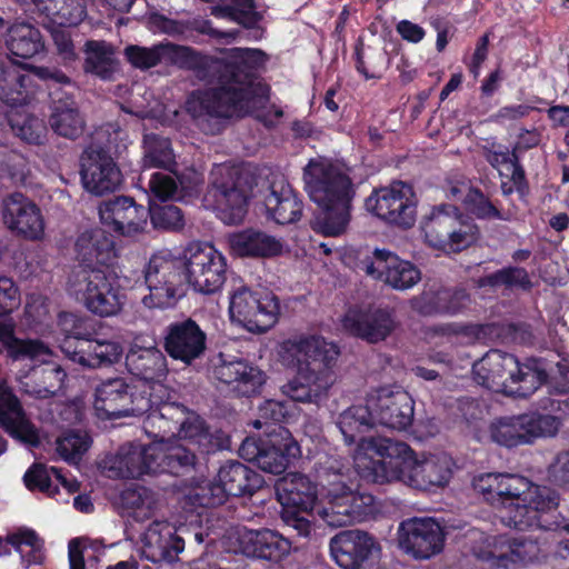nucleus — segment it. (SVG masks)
<instances>
[{
    "label": "nucleus",
    "mask_w": 569,
    "mask_h": 569,
    "mask_svg": "<svg viewBox=\"0 0 569 569\" xmlns=\"http://www.w3.org/2000/svg\"><path fill=\"white\" fill-rule=\"evenodd\" d=\"M124 56L140 70L177 63L198 81L211 86L192 91L186 101L188 114L204 134L221 133L231 118L263 108L269 100V88L257 80V69L266 61L259 49L234 48L223 59L190 47L160 42L152 47L127 46Z\"/></svg>",
    "instance_id": "obj_1"
},
{
    "label": "nucleus",
    "mask_w": 569,
    "mask_h": 569,
    "mask_svg": "<svg viewBox=\"0 0 569 569\" xmlns=\"http://www.w3.org/2000/svg\"><path fill=\"white\" fill-rule=\"evenodd\" d=\"M472 485L486 501L501 509L502 522L510 528L555 530L560 527L555 516L559 496L549 487L512 473H483Z\"/></svg>",
    "instance_id": "obj_2"
},
{
    "label": "nucleus",
    "mask_w": 569,
    "mask_h": 569,
    "mask_svg": "<svg viewBox=\"0 0 569 569\" xmlns=\"http://www.w3.org/2000/svg\"><path fill=\"white\" fill-rule=\"evenodd\" d=\"M305 189L318 206L312 228L325 236L341 234L350 220L355 188L349 176L325 158L310 159L303 169Z\"/></svg>",
    "instance_id": "obj_3"
},
{
    "label": "nucleus",
    "mask_w": 569,
    "mask_h": 569,
    "mask_svg": "<svg viewBox=\"0 0 569 569\" xmlns=\"http://www.w3.org/2000/svg\"><path fill=\"white\" fill-rule=\"evenodd\" d=\"M143 429L152 439L179 436L180 439L188 440L202 456L228 449L230 446L229 437L223 431H211L204 419L183 403L171 400L169 392L146 417Z\"/></svg>",
    "instance_id": "obj_4"
},
{
    "label": "nucleus",
    "mask_w": 569,
    "mask_h": 569,
    "mask_svg": "<svg viewBox=\"0 0 569 569\" xmlns=\"http://www.w3.org/2000/svg\"><path fill=\"white\" fill-rule=\"evenodd\" d=\"M327 506L318 513L331 527L350 526L366 520L375 511V497L360 491L351 480L349 463L329 458L319 471Z\"/></svg>",
    "instance_id": "obj_5"
},
{
    "label": "nucleus",
    "mask_w": 569,
    "mask_h": 569,
    "mask_svg": "<svg viewBox=\"0 0 569 569\" xmlns=\"http://www.w3.org/2000/svg\"><path fill=\"white\" fill-rule=\"evenodd\" d=\"M387 458L369 460L363 468V478L377 485L399 481L417 490L435 491L446 487L452 477V461L447 456L417 460L409 447L408 452Z\"/></svg>",
    "instance_id": "obj_6"
},
{
    "label": "nucleus",
    "mask_w": 569,
    "mask_h": 569,
    "mask_svg": "<svg viewBox=\"0 0 569 569\" xmlns=\"http://www.w3.org/2000/svg\"><path fill=\"white\" fill-rule=\"evenodd\" d=\"M166 396L163 385H131L124 378H109L94 389V409L106 419L149 415Z\"/></svg>",
    "instance_id": "obj_7"
},
{
    "label": "nucleus",
    "mask_w": 569,
    "mask_h": 569,
    "mask_svg": "<svg viewBox=\"0 0 569 569\" xmlns=\"http://www.w3.org/2000/svg\"><path fill=\"white\" fill-rule=\"evenodd\" d=\"M28 67L34 77L47 84L51 130L66 139H78L84 131L86 120L76 101L78 91L76 83L57 67L31 64Z\"/></svg>",
    "instance_id": "obj_8"
},
{
    "label": "nucleus",
    "mask_w": 569,
    "mask_h": 569,
    "mask_svg": "<svg viewBox=\"0 0 569 569\" xmlns=\"http://www.w3.org/2000/svg\"><path fill=\"white\" fill-rule=\"evenodd\" d=\"M68 292L90 313L100 318L116 317L127 302V293L117 276L101 268L81 269L68 281Z\"/></svg>",
    "instance_id": "obj_9"
},
{
    "label": "nucleus",
    "mask_w": 569,
    "mask_h": 569,
    "mask_svg": "<svg viewBox=\"0 0 569 569\" xmlns=\"http://www.w3.org/2000/svg\"><path fill=\"white\" fill-rule=\"evenodd\" d=\"M258 184L257 176L244 166H217L211 172L210 193L214 200L219 218L226 224L242 222Z\"/></svg>",
    "instance_id": "obj_10"
},
{
    "label": "nucleus",
    "mask_w": 569,
    "mask_h": 569,
    "mask_svg": "<svg viewBox=\"0 0 569 569\" xmlns=\"http://www.w3.org/2000/svg\"><path fill=\"white\" fill-rule=\"evenodd\" d=\"M426 242L445 252H461L480 238V229L472 218L452 204L432 208L422 223Z\"/></svg>",
    "instance_id": "obj_11"
},
{
    "label": "nucleus",
    "mask_w": 569,
    "mask_h": 569,
    "mask_svg": "<svg viewBox=\"0 0 569 569\" xmlns=\"http://www.w3.org/2000/svg\"><path fill=\"white\" fill-rule=\"evenodd\" d=\"M377 425L375 411L371 407V396L366 398L365 405H353L339 413L337 427L347 445L357 443L366 453H373L381 458L395 457L409 451V446L402 441H395L385 437H362Z\"/></svg>",
    "instance_id": "obj_12"
},
{
    "label": "nucleus",
    "mask_w": 569,
    "mask_h": 569,
    "mask_svg": "<svg viewBox=\"0 0 569 569\" xmlns=\"http://www.w3.org/2000/svg\"><path fill=\"white\" fill-rule=\"evenodd\" d=\"M143 274L149 295L142 298V303L148 308L172 307L184 295L182 260L162 252L153 254Z\"/></svg>",
    "instance_id": "obj_13"
},
{
    "label": "nucleus",
    "mask_w": 569,
    "mask_h": 569,
    "mask_svg": "<svg viewBox=\"0 0 569 569\" xmlns=\"http://www.w3.org/2000/svg\"><path fill=\"white\" fill-rule=\"evenodd\" d=\"M182 264L184 281L197 292L213 295L226 282V258L211 244L189 243L182 253Z\"/></svg>",
    "instance_id": "obj_14"
},
{
    "label": "nucleus",
    "mask_w": 569,
    "mask_h": 569,
    "mask_svg": "<svg viewBox=\"0 0 569 569\" xmlns=\"http://www.w3.org/2000/svg\"><path fill=\"white\" fill-rule=\"evenodd\" d=\"M268 437L267 440L247 437L238 452L242 459L256 463L262 471L280 475L292 459L300 456V447L284 427H279L277 435Z\"/></svg>",
    "instance_id": "obj_15"
},
{
    "label": "nucleus",
    "mask_w": 569,
    "mask_h": 569,
    "mask_svg": "<svg viewBox=\"0 0 569 569\" xmlns=\"http://www.w3.org/2000/svg\"><path fill=\"white\" fill-rule=\"evenodd\" d=\"M279 310L276 296L252 291L244 286L237 289L230 298L231 319L251 332H264L270 329L277 321Z\"/></svg>",
    "instance_id": "obj_16"
},
{
    "label": "nucleus",
    "mask_w": 569,
    "mask_h": 569,
    "mask_svg": "<svg viewBox=\"0 0 569 569\" xmlns=\"http://www.w3.org/2000/svg\"><path fill=\"white\" fill-rule=\"evenodd\" d=\"M410 196V187L397 182L389 188L375 190L367 198L366 208L391 224L409 228L416 218V206Z\"/></svg>",
    "instance_id": "obj_17"
},
{
    "label": "nucleus",
    "mask_w": 569,
    "mask_h": 569,
    "mask_svg": "<svg viewBox=\"0 0 569 569\" xmlns=\"http://www.w3.org/2000/svg\"><path fill=\"white\" fill-rule=\"evenodd\" d=\"M81 181L83 188L96 196L113 192L122 182V176L116 162L99 146H89L80 158Z\"/></svg>",
    "instance_id": "obj_18"
},
{
    "label": "nucleus",
    "mask_w": 569,
    "mask_h": 569,
    "mask_svg": "<svg viewBox=\"0 0 569 569\" xmlns=\"http://www.w3.org/2000/svg\"><path fill=\"white\" fill-rule=\"evenodd\" d=\"M162 339L166 352L188 366L200 359L207 349V333L191 318L169 323Z\"/></svg>",
    "instance_id": "obj_19"
},
{
    "label": "nucleus",
    "mask_w": 569,
    "mask_h": 569,
    "mask_svg": "<svg viewBox=\"0 0 569 569\" xmlns=\"http://www.w3.org/2000/svg\"><path fill=\"white\" fill-rule=\"evenodd\" d=\"M14 379L22 393L47 400L62 391L67 372L60 365L42 360L40 363L19 368L14 372Z\"/></svg>",
    "instance_id": "obj_20"
},
{
    "label": "nucleus",
    "mask_w": 569,
    "mask_h": 569,
    "mask_svg": "<svg viewBox=\"0 0 569 569\" xmlns=\"http://www.w3.org/2000/svg\"><path fill=\"white\" fill-rule=\"evenodd\" d=\"M371 396L377 425L395 430H407L413 421L415 401L400 387H382Z\"/></svg>",
    "instance_id": "obj_21"
},
{
    "label": "nucleus",
    "mask_w": 569,
    "mask_h": 569,
    "mask_svg": "<svg viewBox=\"0 0 569 569\" xmlns=\"http://www.w3.org/2000/svg\"><path fill=\"white\" fill-rule=\"evenodd\" d=\"M445 535L440 525L431 518H412L401 522L399 545L416 559H429L443 548Z\"/></svg>",
    "instance_id": "obj_22"
},
{
    "label": "nucleus",
    "mask_w": 569,
    "mask_h": 569,
    "mask_svg": "<svg viewBox=\"0 0 569 569\" xmlns=\"http://www.w3.org/2000/svg\"><path fill=\"white\" fill-rule=\"evenodd\" d=\"M399 322L390 308L350 309L342 319L343 328L369 343L385 341Z\"/></svg>",
    "instance_id": "obj_23"
},
{
    "label": "nucleus",
    "mask_w": 569,
    "mask_h": 569,
    "mask_svg": "<svg viewBox=\"0 0 569 569\" xmlns=\"http://www.w3.org/2000/svg\"><path fill=\"white\" fill-rule=\"evenodd\" d=\"M213 378L230 386L239 397H252L260 392L266 375L243 359L231 358L220 352L212 366Z\"/></svg>",
    "instance_id": "obj_24"
},
{
    "label": "nucleus",
    "mask_w": 569,
    "mask_h": 569,
    "mask_svg": "<svg viewBox=\"0 0 569 569\" xmlns=\"http://www.w3.org/2000/svg\"><path fill=\"white\" fill-rule=\"evenodd\" d=\"M4 224L18 236L38 240L44 233V221L39 207L20 192L7 196L2 203Z\"/></svg>",
    "instance_id": "obj_25"
},
{
    "label": "nucleus",
    "mask_w": 569,
    "mask_h": 569,
    "mask_svg": "<svg viewBox=\"0 0 569 569\" xmlns=\"http://www.w3.org/2000/svg\"><path fill=\"white\" fill-rule=\"evenodd\" d=\"M0 346L11 366L37 365L43 358L52 356V350L43 340L19 338L16 335V322L11 317L0 318Z\"/></svg>",
    "instance_id": "obj_26"
},
{
    "label": "nucleus",
    "mask_w": 569,
    "mask_h": 569,
    "mask_svg": "<svg viewBox=\"0 0 569 569\" xmlns=\"http://www.w3.org/2000/svg\"><path fill=\"white\" fill-rule=\"evenodd\" d=\"M99 217L103 224L123 236L142 231L149 217L148 209L136 203L133 198L118 196L99 206Z\"/></svg>",
    "instance_id": "obj_27"
},
{
    "label": "nucleus",
    "mask_w": 569,
    "mask_h": 569,
    "mask_svg": "<svg viewBox=\"0 0 569 569\" xmlns=\"http://www.w3.org/2000/svg\"><path fill=\"white\" fill-rule=\"evenodd\" d=\"M239 550L247 557L280 562L291 550V542L277 531L270 529H248L237 531Z\"/></svg>",
    "instance_id": "obj_28"
},
{
    "label": "nucleus",
    "mask_w": 569,
    "mask_h": 569,
    "mask_svg": "<svg viewBox=\"0 0 569 569\" xmlns=\"http://www.w3.org/2000/svg\"><path fill=\"white\" fill-rule=\"evenodd\" d=\"M471 303V296L463 287L428 289L411 299L412 309L421 316H457Z\"/></svg>",
    "instance_id": "obj_29"
},
{
    "label": "nucleus",
    "mask_w": 569,
    "mask_h": 569,
    "mask_svg": "<svg viewBox=\"0 0 569 569\" xmlns=\"http://www.w3.org/2000/svg\"><path fill=\"white\" fill-rule=\"evenodd\" d=\"M336 381V372H316L308 365H298L296 375L281 387V390L292 401L318 405L327 397Z\"/></svg>",
    "instance_id": "obj_30"
},
{
    "label": "nucleus",
    "mask_w": 569,
    "mask_h": 569,
    "mask_svg": "<svg viewBox=\"0 0 569 569\" xmlns=\"http://www.w3.org/2000/svg\"><path fill=\"white\" fill-rule=\"evenodd\" d=\"M150 445L126 443L117 453L102 460V469L109 478L136 479L147 473H154Z\"/></svg>",
    "instance_id": "obj_31"
},
{
    "label": "nucleus",
    "mask_w": 569,
    "mask_h": 569,
    "mask_svg": "<svg viewBox=\"0 0 569 569\" xmlns=\"http://www.w3.org/2000/svg\"><path fill=\"white\" fill-rule=\"evenodd\" d=\"M0 426L13 439L37 447L40 443L34 425L28 418L12 388L0 385Z\"/></svg>",
    "instance_id": "obj_32"
},
{
    "label": "nucleus",
    "mask_w": 569,
    "mask_h": 569,
    "mask_svg": "<svg viewBox=\"0 0 569 569\" xmlns=\"http://www.w3.org/2000/svg\"><path fill=\"white\" fill-rule=\"evenodd\" d=\"M375 539L366 531L343 530L330 539V553L342 569H360L375 548Z\"/></svg>",
    "instance_id": "obj_33"
},
{
    "label": "nucleus",
    "mask_w": 569,
    "mask_h": 569,
    "mask_svg": "<svg viewBox=\"0 0 569 569\" xmlns=\"http://www.w3.org/2000/svg\"><path fill=\"white\" fill-rule=\"evenodd\" d=\"M518 359L500 350H490L482 359L473 365L476 381L493 391L507 395L513 372H517Z\"/></svg>",
    "instance_id": "obj_34"
},
{
    "label": "nucleus",
    "mask_w": 569,
    "mask_h": 569,
    "mask_svg": "<svg viewBox=\"0 0 569 569\" xmlns=\"http://www.w3.org/2000/svg\"><path fill=\"white\" fill-rule=\"evenodd\" d=\"M150 458L154 461L153 470L173 476H184L196 470L198 451L180 442H167L166 439H153Z\"/></svg>",
    "instance_id": "obj_35"
},
{
    "label": "nucleus",
    "mask_w": 569,
    "mask_h": 569,
    "mask_svg": "<svg viewBox=\"0 0 569 569\" xmlns=\"http://www.w3.org/2000/svg\"><path fill=\"white\" fill-rule=\"evenodd\" d=\"M186 538L166 521H153L144 532L142 555L151 562H172L184 549Z\"/></svg>",
    "instance_id": "obj_36"
},
{
    "label": "nucleus",
    "mask_w": 569,
    "mask_h": 569,
    "mask_svg": "<svg viewBox=\"0 0 569 569\" xmlns=\"http://www.w3.org/2000/svg\"><path fill=\"white\" fill-rule=\"evenodd\" d=\"M277 500L283 509L311 512L317 501V486L299 472H290L276 483Z\"/></svg>",
    "instance_id": "obj_37"
},
{
    "label": "nucleus",
    "mask_w": 569,
    "mask_h": 569,
    "mask_svg": "<svg viewBox=\"0 0 569 569\" xmlns=\"http://www.w3.org/2000/svg\"><path fill=\"white\" fill-rule=\"evenodd\" d=\"M228 243L231 253L240 258H272L282 252L279 239L253 228L231 233Z\"/></svg>",
    "instance_id": "obj_38"
},
{
    "label": "nucleus",
    "mask_w": 569,
    "mask_h": 569,
    "mask_svg": "<svg viewBox=\"0 0 569 569\" xmlns=\"http://www.w3.org/2000/svg\"><path fill=\"white\" fill-rule=\"evenodd\" d=\"M128 371L140 378L148 386L162 385L167 377L168 366L164 353L159 348L129 349L126 355Z\"/></svg>",
    "instance_id": "obj_39"
},
{
    "label": "nucleus",
    "mask_w": 569,
    "mask_h": 569,
    "mask_svg": "<svg viewBox=\"0 0 569 569\" xmlns=\"http://www.w3.org/2000/svg\"><path fill=\"white\" fill-rule=\"evenodd\" d=\"M293 347L298 355V365H308L316 372H335L340 356L336 343L319 336H308L296 341Z\"/></svg>",
    "instance_id": "obj_40"
},
{
    "label": "nucleus",
    "mask_w": 569,
    "mask_h": 569,
    "mask_svg": "<svg viewBox=\"0 0 569 569\" xmlns=\"http://www.w3.org/2000/svg\"><path fill=\"white\" fill-rule=\"evenodd\" d=\"M77 258L89 268L93 264H108L114 258L112 236L101 228L81 232L74 244Z\"/></svg>",
    "instance_id": "obj_41"
},
{
    "label": "nucleus",
    "mask_w": 569,
    "mask_h": 569,
    "mask_svg": "<svg viewBox=\"0 0 569 569\" xmlns=\"http://www.w3.org/2000/svg\"><path fill=\"white\" fill-rule=\"evenodd\" d=\"M267 214L278 224L298 221L302 213V202L289 184L272 183L264 197Z\"/></svg>",
    "instance_id": "obj_42"
},
{
    "label": "nucleus",
    "mask_w": 569,
    "mask_h": 569,
    "mask_svg": "<svg viewBox=\"0 0 569 569\" xmlns=\"http://www.w3.org/2000/svg\"><path fill=\"white\" fill-rule=\"evenodd\" d=\"M217 479L228 496H252L263 485V479L246 465L229 460L218 471Z\"/></svg>",
    "instance_id": "obj_43"
},
{
    "label": "nucleus",
    "mask_w": 569,
    "mask_h": 569,
    "mask_svg": "<svg viewBox=\"0 0 569 569\" xmlns=\"http://www.w3.org/2000/svg\"><path fill=\"white\" fill-rule=\"evenodd\" d=\"M32 78L12 64L0 63V101L17 107L27 104L32 96Z\"/></svg>",
    "instance_id": "obj_44"
},
{
    "label": "nucleus",
    "mask_w": 569,
    "mask_h": 569,
    "mask_svg": "<svg viewBox=\"0 0 569 569\" xmlns=\"http://www.w3.org/2000/svg\"><path fill=\"white\" fill-rule=\"evenodd\" d=\"M6 46L12 56L22 59L33 58L44 47L39 29L23 21H16L7 29Z\"/></svg>",
    "instance_id": "obj_45"
},
{
    "label": "nucleus",
    "mask_w": 569,
    "mask_h": 569,
    "mask_svg": "<svg viewBox=\"0 0 569 569\" xmlns=\"http://www.w3.org/2000/svg\"><path fill=\"white\" fill-rule=\"evenodd\" d=\"M491 439L508 448L531 445L526 415L503 417L490 426Z\"/></svg>",
    "instance_id": "obj_46"
},
{
    "label": "nucleus",
    "mask_w": 569,
    "mask_h": 569,
    "mask_svg": "<svg viewBox=\"0 0 569 569\" xmlns=\"http://www.w3.org/2000/svg\"><path fill=\"white\" fill-rule=\"evenodd\" d=\"M113 47L106 41H88L83 69L102 80H111L117 71Z\"/></svg>",
    "instance_id": "obj_47"
},
{
    "label": "nucleus",
    "mask_w": 569,
    "mask_h": 569,
    "mask_svg": "<svg viewBox=\"0 0 569 569\" xmlns=\"http://www.w3.org/2000/svg\"><path fill=\"white\" fill-rule=\"evenodd\" d=\"M119 502L120 507L137 521L151 518L157 508L156 495L142 486H130L123 489Z\"/></svg>",
    "instance_id": "obj_48"
},
{
    "label": "nucleus",
    "mask_w": 569,
    "mask_h": 569,
    "mask_svg": "<svg viewBox=\"0 0 569 569\" xmlns=\"http://www.w3.org/2000/svg\"><path fill=\"white\" fill-rule=\"evenodd\" d=\"M548 379V373L545 369L538 366L536 360H529L526 363L518 362L517 372H513L507 395L527 398L531 396L541 385Z\"/></svg>",
    "instance_id": "obj_49"
},
{
    "label": "nucleus",
    "mask_w": 569,
    "mask_h": 569,
    "mask_svg": "<svg viewBox=\"0 0 569 569\" xmlns=\"http://www.w3.org/2000/svg\"><path fill=\"white\" fill-rule=\"evenodd\" d=\"M143 168H161L173 172L176 158L168 138L157 133L143 136Z\"/></svg>",
    "instance_id": "obj_50"
},
{
    "label": "nucleus",
    "mask_w": 569,
    "mask_h": 569,
    "mask_svg": "<svg viewBox=\"0 0 569 569\" xmlns=\"http://www.w3.org/2000/svg\"><path fill=\"white\" fill-rule=\"evenodd\" d=\"M503 536L488 537L483 532H469V552L480 562L490 568H501Z\"/></svg>",
    "instance_id": "obj_51"
},
{
    "label": "nucleus",
    "mask_w": 569,
    "mask_h": 569,
    "mask_svg": "<svg viewBox=\"0 0 569 569\" xmlns=\"http://www.w3.org/2000/svg\"><path fill=\"white\" fill-rule=\"evenodd\" d=\"M9 123L14 136L26 143L41 146L47 141V124L34 114L16 112L10 116Z\"/></svg>",
    "instance_id": "obj_52"
},
{
    "label": "nucleus",
    "mask_w": 569,
    "mask_h": 569,
    "mask_svg": "<svg viewBox=\"0 0 569 569\" xmlns=\"http://www.w3.org/2000/svg\"><path fill=\"white\" fill-rule=\"evenodd\" d=\"M502 552L503 559L501 568L508 569L511 565H527L538 559L540 547L537 540L532 538H513L503 537Z\"/></svg>",
    "instance_id": "obj_53"
},
{
    "label": "nucleus",
    "mask_w": 569,
    "mask_h": 569,
    "mask_svg": "<svg viewBox=\"0 0 569 569\" xmlns=\"http://www.w3.org/2000/svg\"><path fill=\"white\" fill-rule=\"evenodd\" d=\"M232 4H217L211 7V14L228 19L247 29L254 28L262 16L256 10L254 0H230Z\"/></svg>",
    "instance_id": "obj_54"
},
{
    "label": "nucleus",
    "mask_w": 569,
    "mask_h": 569,
    "mask_svg": "<svg viewBox=\"0 0 569 569\" xmlns=\"http://www.w3.org/2000/svg\"><path fill=\"white\" fill-rule=\"evenodd\" d=\"M8 542L19 552L24 568L43 560V541L36 531L23 529L8 537Z\"/></svg>",
    "instance_id": "obj_55"
},
{
    "label": "nucleus",
    "mask_w": 569,
    "mask_h": 569,
    "mask_svg": "<svg viewBox=\"0 0 569 569\" xmlns=\"http://www.w3.org/2000/svg\"><path fill=\"white\" fill-rule=\"evenodd\" d=\"M478 287H506L509 289L520 288L522 290H530L532 283L525 268L507 267L493 273L481 277L478 280Z\"/></svg>",
    "instance_id": "obj_56"
},
{
    "label": "nucleus",
    "mask_w": 569,
    "mask_h": 569,
    "mask_svg": "<svg viewBox=\"0 0 569 569\" xmlns=\"http://www.w3.org/2000/svg\"><path fill=\"white\" fill-rule=\"evenodd\" d=\"M41 13L61 26H77L87 16L83 0H58L42 6Z\"/></svg>",
    "instance_id": "obj_57"
},
{
    "label": "nucleus",
    "mask_w": 569,
    "mask_h": 569,
    "mask_svg": "<svg viewBox=\"0 0 569 569\" xmlns=\"http://www.w3.org/2000/svg\"><path fill=\"white\" fill-rule=\"evenodd\" d=\"M87 368H98L102 366H110L118 362L122 356V347L117 341L111 340H93L90 339L87 343Z\"/></svg>",
    "instance_id": "obj_58"
},
{
    "label": "nucleus",
    "mask_w": 569,
    "mask_h": 569,
    "mask_svg": "<svg viewBox=\"0 0 569 569\" xmlns=\"http://www.w3.org/2000/svg\"><path fill=\"white\" fill-rule=\"evenodd\" d=\"M86 432L69 430L57 439L58 455L70 463L78 462L90 447Z\"/></svg>",
    "instance_id": "obj_59"
},
{
    "label": "nucleus",
    "mask_w": 569,
    "mask_h": 569,
    "mask_svg": "<svg viewBox=\"0 0 569 569\" xmlns=\"http://www.w3.org/2000/svg\"><path fill=\"white\" fill-rule=\"evenodd\" d=\"M466 209L481 220H507L503 213L478 188H468L462 199Z\"/></svg>",
    "instance_id": "obj_60"
},
{
    "label": "nucleus",
    "mask_w": 569,
    "mask_h": 569,
    "mask_svg": "<svg viewBox=\"0 0 569 569\" xmlns=\"http://www.w3.org/2000/svg\"><path fill=\"white\" fill-rule=\"evenodd\" d=\"M58 326L66 338L83 341L87 343L93 338L96 331L92 322L87 317H80L71 312H60Z\"/></svg>",
    "instance_id": "obj_61"
},
{
    "label": "nucleus",
    "mask_w": 569,
    "mask_h": 569,
    "mask_svg": "<svg viewBox=\"0 0 569 569\" xmlns=\"http://www.w3.org/2000/svg\"><path fill=\"white\" fill-rule=\"evenodd\" d=\"M148 212L156 229L179 231L184 227V216L181 209L172 203L153 204Z\"/></svg>",
    "instance_id": "obj_62"
},
{
    "label": "nucleus",
    "mask_w": 569,
    "mask_h": 569,
    "mask_svg": "<svg viewBox=\"0 0 569 569\" xmlns=\"http://www.w3.org/2000/svg\"><path fill=\"white\" fill-rule=\"evenodd\" d=\"M288 411L283 403L276 400H267L259 407V418L252 421L256 429L266 428L268 436L277 435L278 428L282 427L281 421L287 417Z\"/></svg>",
    "instance_id": "obj_63"
},
{
    "label": "nucleus",
    "mask_w": 569,
    "mask_h": 569,
    "mask_svg": "<svg viewBox=\"0 0 569 569\" xmlns=\"http://www.w3.org/2000/svg\"><path fill=\"white\" fill-rule=\"evenodd\" d=\"M222 483L216 478L214 481H207L190 492V500L194 506L214 508L223 505L228 499Z\"/></svg>",
    "instance_id": "obj_64"
}]
</instances>
